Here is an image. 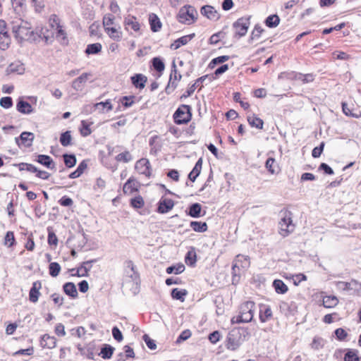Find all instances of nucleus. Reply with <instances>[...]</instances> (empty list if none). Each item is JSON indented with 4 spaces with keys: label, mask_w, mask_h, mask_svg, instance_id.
Segmentation results:
<instances>
[{
    "label": "nucleus",
    "mask_w": 361,
    "mask_h": 361,
    "mask_svg": "<svg viewBox=\"0 0 361 361\" xmlns=\"http://www.w3.org/2000/svg\"><path fill=\"white\" fill-rule=\"evenodd\" d=\"M281 216L279 221V233L283 237L288 235L294 231L295 226L292 221V213L285 210L280 212Z\"/></svg>",
    "instance_id": "7ed1b4c3"
},
{
    "label": "nucleus",
    "mask_w": 361,
    "mask_h": 361,
    "mask_svg": "<svg viewBox=\"0 0 361 361\" xmlns=\"http://www.w3.org/2000/svg\"><path fill=\"white\" fill-rule=\"evenodd\" d=\"M126 264V273L132 279L133 281L136 280L138 278V274L135 271V267L131 260H128L125 262Z\"/></svg>",
    "instance_id": "a878e982"
},
{
    "label": "nucleus",
    "mask_w": 361,
    "mask_h": 361,
    "mask_svg": "<svg viewBox=\"0 0 361 361\" xmlns=\"http://www.w3.org/2000/svg\"><path fill=\"white\" fill-rule=\"evenodd\" d=\"M123 190L126 194H131L135 190H137L135 180L132 178H129L124 184Z\"/></svg>",
    "instance_id": "a19ab883"
},
{
    "label": "nucleus",
    "mask_w": 361,
    "mask_h": 361,
    "mask_svg": "<svg viewBox=\"0 0 361 361\" xmlns=\"http://www.w3.org/2000/svg\"><path fill=\"white\" fill-rule=\"evenodd\" d=\"M350 290H353L355 293L361 294V283L356 280H352L349 282Z\"/></svg>",
    "instance_id": "e2e57ef3"
},
{
    "label": "nucleus",
    "mask_w": 361,
    "mask_h": 361,
    "mask_svg": "<svg viewBox=\"0 0 361 361\" xmlns=\"http://www.w3.org/2000/svg\"><path fill=\"white\" fill-rule=\"evenodd\" d=\"M174 202L169 198L161 197L158 203L157 212L160 214H166L173 209Z\"/></svg>",
    "instance_id": "f8f14e48"
},
{
    "label": "nucleus",
    "mask_w": 361,
    "mask_h": 361,
    "mask_svg": "<svg viewBox=\"0 0 361 361\" xmlns=\"http://www.w3.org/2000/svg\"><path fill=\"white\" fill-rule=\"evenodd\" d=\"M191 335L192 333L189 329L184 330L177 338L176 343H180L184 341H186L191 336Z\"/></svg>",
    "instance_id": "69168bd1"
},
{
    "label": "nucleus",
    "mask_w": 361,
    "mask_h": 361,
    "mask_svg": "<svg viewBox=\"0 0 361 361\" xmlns=\"http://www.w3.org/2000/svg\"><path fill=\"white\" fill-rule=\"evenodd\" d=\"M250 17H242L238 18L233 24V27L235 30V35L238 37H242L247 32L250 22Z\"/></svg>",
    "instance_id": "423d86ee"
},
{
    "label": "nucleus",
    "mask_w": 361,
    "mask_h": 361,
    "mask_svg": "<svg viewBox=\"0 0 361 361\" xmlns=\"http://www.w3.org/2000/svg\"><path fill=\"white\" fill-rule=\"evenodd\" d=\"M130 79L132 84L138 89H143L147 81V78L141 73L135 74Z\"/></svg>",
    "instance_id": "4be33fe9"
},
{
    "label": "nucleus",
    "mask_w": 361,
    "mask_h": 361,
    "mask_svg": "<svg viewBox=\"0 0 361 361\" xmlns=\"http://www.w3.org/2000/svg\"><path fill=\"white\" fill-rule=\"evenodd\" d=\"M322 302L324 307L333 308L337 305L338 300L336 296L327 295L323 298Z\"/></svg>",
    "instance_id": "7c9ffc66"
},
{
    "label": "nucleus",
    "mask_w": 361,
    "mask_h": 361,
    "mask_svg": "<svg viewBox=\"0 0 361 361\" xmlns=\"http://www.w3.org/2000/svg\"><path fill=\"white\" fill-rule=\"evenodd\" d=\"M241 258H244L245 261V264H241V267L243 268H247L249 267L250 265V262L248 261L249 258L247 256H244V255H238L236 256V258L234 261V263L232 266V275H233V282H234L235 281V278L238 276V274H237V270H239L240 267H239V264H238V262L240 260H241Z\"/></svg>",
    "instance_id": "a211bd4d"
},
{
    "label": "nucleus",
    "mask_w": 361,
    "mask_h": 361,
    "mask_svg": "<svg viewBox=\"0 0 361 361\" xmlns=\"http://www.w3.org/2000/svg\"><path fill=\"white\" fill-rule=\"evenodd\" d=\"M114 348L109 344H104L101 349L99 355L103 359H110L114 353Z\"/></svg>",
    "instance_id": "e433bc0d"
},
{
    "label": "nucleus",
    "mask_w": 361,
    "mask_h": 361,
    "mask_svg": "<svg viewBox=\"0 0 361 361\" xmlns=\"http://www.w3.org/2000/svg\"><path fill=\"white\" fill-rule=\"evenodd\" d=\"M272 317V311L270 307L265 306L264 310H261L259 312V319L261 322H266Z\"/></svg>",
    "instance_id": "4c0bfd02"
},
{
    "label": "nucleus",
    "mask_w": 361,
    "mask_h": 361,
    "mask_svg": "<svg viewBox=\"0 0 361 361\" xmlns=\"http://www.w3.org/2000/svg\"><path fill=\"white\" fill-rule=\"evenodd\" d=\"M71 140H72V137H71V131L67 130V131L61 133V137H60V142H61V145H63V147H67L68 145H71Z\"/></svg>",
    "instance_id": "09e8293b"
},
{
    "label": "nucleus",
    "mask_w": 361,
    "mask_h": 361,
    "mask_svg": "<svg viewBox=\"0 0 361 361\" xmlns=\"http://www.w3.org/2000/svg\"><path fill=\"white\" fill-rule=\"evenodd\" d=\"M151 30L153 32H158L161 27V23L159 18L154 13H151L149 17Z\"/></svg>",
    "instance_id": "c756f323"
},
{
    "label": "nucleus",
    "mask_w": 361,
    "mask_h": 361,
    "mask_svg": "<svg viewBox=\"0 0 361 361\" xmlns=\"http://www.w3.org/2000/svg\"><path fill=\"white\" fill-rule=\"evenodd\" d=\"M185 270V267L182 264H178L176 265L170 266L166 268V272L168 274H181Z\"/></svg>",
    "instance_id": "37998d69"
},
{
    "label": "nucleus",
    "mask_w": 361,
    "mask_h": 361,
    "mask_svg": "<svg viewBox=\"0 0 361 361\" xmlns=\"http://www.w3.org/2000/svg\"><path fill=\"white\" fill-rule=\"evenodd\" d=\"M133 159V157L128 151H125L124 152L118 154L116 157V160L117 161H122L124 163H128Z\"/></svg>",
    "instance_id": "6e6d98bb"
},
{
    "label": "nucleus",
    "mask_w": 361,
    "mask_h": 361,
    "mask_svg": "<svg viewBox=\"0 0 361 361\" xmlns=\"http://www.w3.org/2000/svg\"><path fill=\"white\" fill-rule=\"evenodd\" d=\"M12 32L15 37L20 41H32L35 39V34L30 23L24 20L23 16H16L10 22Z\"/></svg>",
    "instance_id": "f257e3e1"
},
{
    "label": "nucleus",
    "mask_w": 361,
    "mask_h": 361,
    "mask_svg": "<svg viewBox=\"0 0 361 361\" xmlns=\"http://www.w3.org/2000/svg\"><path fill=\"white\" fill-rule=\"evenodd\" d=\"M35 135L30 132H23L19 137H16V142L19 147L24 146L29 147L32 146Z\"/></svg>",
    "instance_id": "9b49d317"
},
{
    "label": "nucleus",
    "mask_w": 361,
    "mask_h": 361,
    "mask_svg": "<svg viewBox=\"0 0 361 361\" xmlns=\"http://www.w3.org/2000/svg\"><path fill=\"white\" fill-rule=\"evenodd\" d=\"M228 59H229L228 56H220L216 57L211 61L209 66L212 68L216 64L224 63L225 61H228Z\"/></svg>",
    "instance_id": "052dcab7"
},
{
    "label": "nucleus",
    "mask_w": 361,
    "mask_h": 361,
    "mask_svg": "<svg viewBox=\"0 0 361 361\" xmlns=\"http://www.w3.org/2000/svg\"><path fill=\"white\" fill-rule=\"evenodd\" d=\"M124 25L128 31L130 29L135 32H138L140 29V25L137 18L133 16H128L124 20Z\"/></svg>",
    "instance_id": "412c9836"
},
{
    "label": "nucleus",
    "mask_w": 361,
    "mask_h": 361,
    "mask_svg": "<svg viewBox=\"0 0 361 361\" xmlns=\"http://www.w3.org/2000/svg\"><path fill=\"white\" fill-rule=\"evenodd\" d=\"M135 168L139 173L150 177L152 169L147 159L142 158L138 160L135 164Z\"/></svg>",
    "instance_id": "9d476101"
},
{
    "label": "nucleus",
    "mask_w": 361,
    "mask_h": 361,
    "mask_svg": "<svg viewBox=\"0 0 361 361\" xmlns=\"http://www.w3.org/2000/svg\"><path fill=\"white\" fill-rule=\"evenodd\" d=\"M202 159L200 158L197 160V161L196 162V164H195V166L193 167L192 170L188 174V178L192 182H195L196 178L200 174V172H201V170H202Z\"/></svg>",
    "instance_id": "393cba45"
},
{
    "label": "nucleus",
    "mask_w": 361,
    "mask_h": 361,
    "mask_svg": "<svg viewBox=\"0 0 361 361\" xmlns=\"http://www.w3.org/2000/svg\"><path fill=\"white\" fill-rule=\"evenodd\" d=\"M63 289L64 293L68 296L75 298L78 297V291L75 285L72 282H67L63 284Z\"/></svg>",
    "instance_id": "bb28decb"
},
{
    "label": "nucleus",
    "mask_w": 361,
    "mask_h": 361,
    "mask_svg": "<svg viewBox=\"0 0 361 361\" xmlns=\"http://www.w3.org/2000/svg\"><path fill=\"white\" fill-rule=\"evenodd\" d=\"M109 37L115 40V41H120L122 39L123 35L122 32L119 30V29L116 28L115 27L107 28V30L105 31Z\"/></svg>",
    "instance_id": "72a5a7b5"
},
{
    "label": "nucleus",
    "mask_w": 361,
    "mask_h": 361,
    "mask_svg": "<svg viewBox=\"0 0 361 361\" xmlns=\"http://www.w3.org/2000/svg\"><path fill=\"white\" fill-rule=\"evenodd\" d=\"M54 30L56 40L62 45H67L68 44V39L64 26L63 25L58 26Z\"/></svg>",
    "instance_id": "dca6fc26"
},
{
    "label": "nucleus",
    "mask_w": 361,
    "mask_h": 361,
    "mask_svg": "<svg viewBox=\"0 0 361 361\" xmlns=\"http://www.w3.org/2000/svg\"><path fill=\"white\" fill-rule=\"evenodd\" d=\"M248 332L245 328H233L227 336L226 348L231 350H237L245 341Z\"/></svg>",
    "instance_id": "f03ea898"
},
{
    "label": "nucleus",
    "mask_w": 361,
    "mask_h": 361,
    "mask_svg": "<svg viewBox=\"0 0 361 361\" xmlns=\"http://www.w3.org/2000/svg\"><path fill=\"white\" fill-rule=\"evenodd\" d=\"M247 120L251 127L256 128L259 130L263 129L264 121L255 114L248 116Z\"/></svg>",
    "instance_id": "cd10ccee"
},
{
    "label": "nucleus",
    "mask_w": 361,
    "mask_h": 361,
    "mask_svg": "<svg viewBox=\"0 0 361 361\" xmlns=\"http://www.w3.org/2000/svg\"><path fill=\"white\" fill-rule=\"evenodd\" d=\"M334 334L339 341H343L348 336V333L343 328H338L335 330Z\"/></svg>",
    "instance_id": "774afa93"
},
{
    "label": "nucleus",
    "mask_w": 361,
    "mask_h": 361,
    "mask_svg": "<svg viewBox=\"0 0 361 361\" xmlns=\"http://www.w3.org/2000/svg\"><path fill=\"white\" fill-rule=\"evenodd\" d=\"M144 204V200L140 195H137L130 200V205L135 209H140L143 207Z\"/></svg>",
    "instance_id": "864d4df0"
},
{
    "label": "nucleus",
    "mask_w": 361,
    "mask_h": 361,
    "mask_svg": "<svg viewBox=\"0 0 361 361\" xmlns=\"http://www.w3.org/2000/svg\"><path fill=\"white\" fill-rule=\"evenodd\" d=\"M190 226L194 231L199 233H204L208 229L206 222L193 221L190 222Z\"/></svg>",
    "instance_id": "473e14b6"
},
{
    "label": "nucleus",
    "mask_w": 361,
    "mask_h": 361,
    "mask_svg": "<svg viewBox=\"0 0 361 361\" xmlns=\"http://www.w3.org/2000/svg\"><path fill=\"white\" fill-rule=\"evenodd\" d=\"M280 23V18L277 15L269 16L265 20V25L268 27H276Z\"/></svg>",
    "instance_id": "ea45409f"
},
{
    "label": "nucleus",
    "mask_w": 361,
    "mask_h": 361,
    "mask_svg": "<svg viewBox=\"0 0 361 361\" xmlns=\"http://www.w3.org/2000/svg\"><path fill=\"white\" fill-rule=\"evenodd\" d=\"M87 167V165L85 160L81 161L75 171L71 173L68 177L71 179L80 177L84 172L85 169Z\"/></svg>",
    "instance_id": "f704fd0d"
},
{
    "label": "nucleus",
    "mask_w": 361,
    "mask_h": 361,
    "mask_svg": "<svg viewBox=\"0 0 361 361\" xmlns=\"http://www.w3.org/2000/svg\"><path fill=\"white\" fill-rule=\"evenodd\" d=\"M360 357L357 355V350L348 349L344 356V361H359Z\"/></svg>",
    "instance_id": "c03bdc74"
},
{
    "label": "nucleus",
    "mask_w": 361,
    "mask_h": 361,
    "mask_svg": "<svg viewBox=\"0 0 361 361\" xmlns=\"http://www.w3.org/2000/svg\"><path fill=\"white\" fill-rule=\"evenodd\" d=\"M197 15V12L193 6H184L178 12V19L181 23L190 25L194 21Z\"/></svg>",
    "instance_id": "39448f33"
},
{
    "label": "nucleus",
    "mask_w": 361,
    "mask_h": 361,
    "mask_svg": "<svg viewBox=\"0 0 361 361\" xmlns=\"http://www.w3.org/2000/svg\"><path fill=\"white\" fill-rule=\"evenodd\" d=\"M102 46L99 42L90 44L87 46L85 52L87 55L97 54L102 51Z\"/></svg>",
    "instance_id": "c9c22d12"
},
{
    "label": "nucleus",
    "mask_w": 361,
    "mask_h": 361,
    "mask_svg": "<svg viewBox=\"0 0 361 361\" xmlns=\"http://www.w3.org/2000/svg\"><path fill=\"white\" fill-rule=\"evenodd\" d=\"M152 66L155 71L161 73L165 68L164 61L159 57H154L152 60Z\"/></svg>",
    "instance_id": "79ce46f5"
},
{
    "label": "nucleus",
    "mask_w": 361,
    "mask_h": 361,
    "mask_svg": "<svg viewBox=\"0 0 361 361\" xmlns=\"http://www.w3.org/2000/svg\"><path fill=\"white\" fill-rule=\"evenodd\" d=\"M202 206L200 203H193L188 208V214L192 218H199L201 215Z\"/></svg>",
    "instance_id": "c85d7f7f"
},
{
    "label": "nucleus",
    "mask_w": 361,
    "mask_h": 361,
    "mask_svg": "<svg viewBox=\"0 0 361 361\" xmlns=\"http://www.w3.org/2000/svg\"><path fill=\"white\" fill-rule=\"evenodd\" d=\"M182 75L178 73L175 62L172 63L171 72L169 77V81L165 89L166 94H171L177 87V80H180Z\"/></svg>",
    "instance_id": "6e6552de"
},
{
    "label": "nucleus",
    "mask_w": 361,
    "mask_h": 361,
    "mask_svg": "<svg viewBox=\"0 0 361 361\" xmlns=\"http://www.w3.org/2000/svg\"><path fill=\"white\" fill-rule=\"evenodd\" d=\"M11 2L15 15L23 16L26 10L25 0H11Z\"/></svg>",
    "instance_id": "4468645a"
},
{
    "label": "nucleus",
    "mask_w": 361,
    "mask_h": 361,
    "mask_svg": "<svg viewBox=\"0 0 361 361\" xmlns=\"http://www.w3.org/2000/svg\"><path fill=\"white\" fill-rule=\"evenodd\" d=\"M209 78V81L211 82L213 79H214V76H209V75H205L203 76H201L200 78H197L195 83L192 84L191 86L188 87V89L186 90L185 93L182 94L180 97V99L183 98H187L192 94V93L195 92V89L199 87L200 89H202L203 87L202 83Z\"/></svg>",
    "instance_id": "1a4fd4ad"
},
{
    "label": "nucleus",
    "mask_w": 361,
    "mask_h": 361,
    "mask_svg": "<svg viewBox=\"0 0 361 361\" xmlns=\"http://www.w3.org/2000/svg\"><path fill=\"white\" fill-rule=\"evenodd\" d=\"M31 4L34 7L35 11L39 13L44 7V0H31Z\"/></svg>",
    "instance_id": "680f3d73"
},
{
    "label": "nucleus",
    "mask_w": 361,
    "mask_h": 361,
    "mask_svg": "<svg viewBox=\"0 0 361 361\" xmlns=\"http://www.w3.org/2000/svg\"><path fill=\"white\" fill-rule=\"evenodd\" d=\"M191 107L189 105H180L173 114L175 123L178 125L188 123L192 118Z\"/></svg>",
    "instance_id": "20e7f679"
},
{
    "label": "nucleus",
    "mask_w": 361,
    "mask_h": 361,
    "mask_svg": "<svg viewBox=\"0 0 361 361\" xmlns=\"http://www.w3.org/2000/svg\"><path fill=\"white\" fill-rule=\"evenodd\" d=\"M134 96H125L122 97L121 102L126 108H128L134 104Z\"/></svg>",
    "instance_id": "338daca9"
},
{
    "label": "nucleus",
    "mask_w": 361,
    "mask_h": 361,
    "mask_svg": "<svg viewBox=\"0 0 361 361\" xmlns=\"http://www.w3.org/2000/svg\"><path fill=\"white\" fill-rule=\"evenodd\" d=\"M201 13L207 18L214 21L219 20L220 17L215 8L209 5L204 6L201 8Z\"/></svg>",
    "instance_id": "aec40b11"
},
{
    "label": "nucleus",
    "mask_w": 361,
    "mask_h": 361,
    "mask_svg": "<svg viewBox=\"0 0 361 361\" xmlns=\"http://www.w3.org/2000/svg\"><path fill=\"white\" fill-rule=\"evenodd\" d=\"M115 17L112 14H106L103 18V25L105 31L107 30V28L113 27V25L114 24Z\"/></svg>",
    "instance_id": "a18cd8bd"
},
{
    "label": "nucleus",
    "mask_w": 361,
    "mask_h": 361,
    "mask_svg": "<svg viewBox=\"0 0 361 361\" xmlns=\"http://www.w3.org/2000/svg\"><path fill=\"white\" fill-rule=\"evenodd\" d=\"M39 343L42 348L53 349L56 346V338L47 334L42 336Z\"/></svg>",
    "instance_id": "2eb2a0df"
},
{
    "label": "nucleus",
    "mask_w": 361,
    "mask_h": 361,
    "mask_svg": "<svg viewBox=\"0 0 361 361\" xmlns=\"http://www.w3.org/2000/svg\"><path fill=\"white\" fill-rule=\"evenodd\" d=\"M36 161L46 166L48 169H55V164L53 159L48 155L39 154L37 157Z\"/></svg>",
    "instance_id": "5701e85b"
},
{
    "label": "nucleus",
    "mask_w": 361,
    "mask_h": 361,
    "mask_svg": "<svg viewBox=\"0 0 361 361\" xmlns=\"http://www.w3.org/2000/svg\"><path fill=\"white\" fill-rule=\"evenodd\" d=\"M142 339L145 341L147 346L150 350H155L157 348L155 341L152 340L147 334L143 335Z\"/></svg>",
    "instance_id": "0e129e2a"
},
{
    "label": "nucleus",
    "mask_w": 361,
    "mask_h": 361,
    "mask_svg": "<svg viewBox=\"0 0 361 361\" xmlns=\"http://www.w3.org/2000/svg\"><path fill=\"white\" fill-rule=\"evenodd\" d=\"M94 108L95 109H99L101 111H104V109H106V111H109L112 109L113 106L110 100L107 99L105 102H101L95 104L94 105Z\"/></svg>",
    "instance_id": "49530a36"
},
{
    "label": "nucleus",
    "mask_w": 361,
    "mask_h": 361,
    "mask_svg": "<svg viewBox=\"0 0 361 361\" xmlns=\"http://www.w3.org/2000/svg\"><path fill=\"white\" fill-rule=\"evenodd\" d=\"M255 303L252 301H246L239 307V314L242 315L247 323L250 322L254 317Z\"/></svg>",
    "instance_id": "0eeeda50"
},
{
    "label": "nucleus",
    "mask_w": 361,
    "mask_h": 361,
    "mask_svg": "<svg viewBox=\"0 0 361 361\" xmlns=\"http://www.w3.org/2000/svg\"><path fill=\"white\" fill-rule=\"evenodd\" d=\"M16 242L14 233L12 231H8L4 238V245L8 247H12Z\"/></svg>",
    "instance_id": "4d7b16f0"
},
{
    "label": "nucleus",
    "mask_w": 361,
    "mask_h": 361,
    "mask_svg": "<svg viewBox=\"0 0 361 361\" xmlns=\"http://www.w3.org/2000/svg\"><path fill=\"white\" fill-rule=\"evenodd\" d=\"M61 271V266L58 262H50L49 273L52 277H56Z\"/></svg>",
    "instance_id": "603ef678"
},
{
    "label": "nucleus",
    "mask_w": 361,
    "mask_h": 361,
    "mask_svg": "<svg viewBox=\"0 0 361 361\" xmlns=\"http://www.w3.org/2000/svg\"><path fill=\"white\" fill-rule=\"evenodd\" d=\"M194 37V33L183 36L175 40L174 42L171 45V48L172 49H178L181 46L187 44Z\"/></svg>",
    "instance_id": "b1692460"
},
{
    "label": "nucleus",
    "mask_w": 361,
    "mask_h": 361,
    "mask_svg": "<svg viewBox=\"0 0 361 361\" xmlns=\"http://www.w3.org/2000/svg\"><path fill=\"white\" fill-rule=\"evenodd\" d=\"M42 288V283L40 281L33 282L32 286L29 291V300L33 303H36L39 297L41 295L39 290Z\"/></svg>",
    "instance_id": "ddd939ff"
},
{
    "label": "nucleus",
    "mask_w": 361,
    "mask_h": 361,
    "mask_svg": "<svg viewBox=\"0 0 361 361\" xmlns=\"http://www.w3.org/2000/svg\"><path fill=\"white\" fill-rule=\"evenodd\" d=\"M90 76H91V73H82L73 81L72 87L78 92L82 91Z\"/></svg>",
    "instance_id": "f3484780"
},
{
    "label": "nucleus",
    "mask_w": 361,
    "mask_h": 361,
    "mask_svg": "<svg viewBox=\"0 0 361 361\" xmlns=\"http://www.w3.org/2000/svg\"><path fill=\"white\" fill-rule=\"evenodd\" d=\"M63 161L68 168L73 167L76 164V157L74 154H65L63 155Z\"/></svg>",
    "instance_id": "de8ad7c7"
},
{
    "label": "nucleus",
    "mask_w": 361,
    "mask_h": 361,
    "mask_svg": "<svg viewBox=\"0 0 361 361\" xmlns=\"http://www.w3.org/2000/svg\"><path fill=\"white\" fill-rule=\"evenodd\" d=\"M90 123L86 121H81V127L80 128V134L82 137H87L92 133V130L90 128Z\"/></svg>",
    "instance_id": "5fc2aeb1"
},
{
    "label": "nucleus",
    "mask_w": 361,
    "mask_h": 361,
    "mask_svg": "<svg viewBox=\"0 0 361 361\" xmlns=\"http://www.w3.org/2000/svg\"><path fill=\"white\" fill-rule=\"evenodd\" d=\"M48 244L49 245L56 246L58 244V238L54 232L49 228H48Z\"/></svg>",
    "instance_id": "13d9d810"
},
{
    "label": "nucleus",
    "mask_w": 361,
    "mask_h": 361,
    "mask_svg": "<svg viewBox=\"0 0 361 361\" xmlns=\"http://www.w3.org/2000/svg\"><path fill=\"white\" fill-rule=\"evenodd\" d=\"M324 344L325 341L322 338L315 336L311 343V348L315 350H319L324 346Z\"/></svg>",
    "instance_id": "3c124183"
},
{
    "label": "nucleus",
    "mask_w": 361,
    "mask_h": 361,
    "mask_svg": "<svg viewBox=\"0 0 361 361\" xmlns=\"http://www.w3.org/2000/svg\"><path fill=\"white\" fill-rule=\"evenodd\" d=\"M188 292L185 289L179 290L176 288H173L171 291V297L173 299L178 300L181 302H183L185 298L184 297L187 295Z\"/></svg>",
    "instance_id": "58836bf2"
},
{
    "label": "nucleus",
    "mask_w": 361,
    "mask_h": 361,
    "mask_svg": "<svg viewBox=\"0 0 361 361\" xmlns=\"http://www.w3.org/2000/svg\"><path fill=\"white\" fill-rule=\"evenodd\" d=\"M273 287L275 291L279 294H284L288 290V286L280 279H275L273 281Z\"/></svg>",
    "instance_id": "2f4dec72"
},
{
    "label": "nucleus",
    "mask_w": 361,
    "mask_h": 361,
    "mask_svg": "<svg viewBox=\"0 0 361 361\" xmlns=\"http://www.w3.org/2000/svg\"><path fill=\"white\" fill-rule=\"evenodd\" d=\"M16 109L23 114H30L34 112V109L31 104L22 98L18 99L16 104Z\"/></svg>",
    "instance_id": "6ab92c4d"
},
{
    "label": "nucleus",
    "mask_w": 361,
    "mask_h": 361,
    "mask_svg": "<svg viewBox=\"0 0 361 361\" xmlns=\"http://www.w3.org/2000/svg\"><path fill=\"white\" fill-rule=\"evenodd\" d=\"M185 263L189 266H194L197 261V255L194 250L188 251L185 257Z\"/></svg>",
    "instance_id": "8fccbe9b"
},
{
    "label": "nucleus",
    "mask_w": 361,
    "mask_h": 361,
    "mask_svg": "<svg viewBox=\"0 0 361 361\" xmlns=\"http://www.w3.org/2000/svg\"><path fill=\"white\" fill-rule=\"evenodd\" d=\"M13 104V99L11 97H4L0 99V106L4 109H9Z\"/></svg>",
    "instance_id": "bf43d9fd"
}]
</instances>
